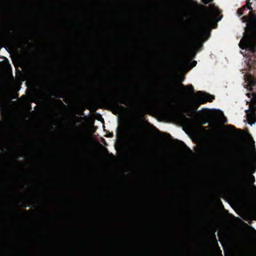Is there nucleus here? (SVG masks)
Masks as SVG:
<instances>
[{
    "label": "nucleus",
    "mask_w": 256,
    "mask_h": 256,
    "mask_svg": "<svg viewBox=\"0 0 256 256\" xmlns=\"http://www.w3.org/2000/svg\"><path fill=\"white\" fill-rule=\"evenodd\" d=\"M243 22H248L245 28L244 36L240 40L239 46L242 49L246 50L247 53L242 52L246 57V62L248 68L242 70V73L254 68L256 62V18L250 16H244L242 18Z\"/></svg>",
    "instance_id": "f257e3e1"
},
{
    "label": "nucleus",
    "mask_w": 256,
    "mask_h": 256,
    "mask_svg": "<svg viewBox=\"0 0 256 256\" xmlns=\"http://www.w3.org/2000/svg\"><path fill=\"white\" fill-rule=\"evenodd\" d=\"M244 87L252 91L251 93L246 94L249 98H252L249 100H246V103L249 104V109L246 110L248 123L252 125L256 122V78L251 73L246 72L244 76Z\"/></svg>",
    "instance_id": "f03ea898"
},
{
    "label": "nucleus",
    "mask_w": 256,
    "mask_h": 256,
    "mask_svg": "<svg viewBox=\"0 0 256 256\" xmlns=\"http://www.w3.org/2000/svg\"><path fill=\"white\" fill-rule=\"evenodd\" d=\"M220 12L216 7L214 6H210L208 11V18L207 20L202 22L199 28L197 30L196 34V42L193 44L194 47L196 46L198 42H200L204 35L206 32L209 26V20H218V16Z\"/></svg>",
    "instance_id": "7ed1b4c3"
},
{
    "label": "nucleus",
    "mask_w": 256,
    "mask_h": 256,
    "mask_svg": "<svg viewBox=\"0 0 256 256\" xmlns=\"http://www.w3.org/2000/svg\"><path fill=\"white\" fill-rule=\"evenodd\" d=\"M212 96L202 92H198L192 98L188 100L185 106L186 110H194L201 104L206 102H212Z\"/></svg>",
    "instance_id": "20e7f679"
},
{
    "label": "nucleus",
    "mask_w": 256,
    "mask_h": 256,
    "mask_svg": "<svg viewBox=\"0 0 256 256\" xmlns=\"http://www.w3.org/2000/svg\"><path fill=\"white\" fill-rule=\"evenodd\" d=\"M166 111L168 115L174 119L178 118L180 114L179 108L170 104H168L166 107Z\"/></svg>",
    "instance_id": "39448f33"
},
{
    "label": "nucleus",
    "mask_w": 256,
    "mask_h": 256,
    "mask_svg": "<svg viewBox=\"0 0 256 256\" xmlns=\"http://www.w3.org/2000/svg\"><path fill=\"white\" fill-rule=\"evenodd\" d=\"M182 94L185 96H187L188 95L193 94L194 88L192 86L188 85L186 87L182 86Z\"/></svg>",
    "instance_id": "423d86ee"
},
{
    "label": "nucleus",
    "mask_w": 256,
    "mask_h": 256,
    "mask_svg": "<svg viewBox=\"0 0 256 256\" xmlns=\"http://www.w3.org/2000/svg\"><path fill=\"white\" fill-rule=\"evenodd\" d=\"M210 153L214 156L220 157L222 158H226L228 154L222 150H219L215 148H212L210 150Z\"/></svg>",
    "instance_id": "0eeeda50"
},
{
    "label": "nucleus",
    "mask_w": 256,
    "mask_h": 256,
    "mask_svg": "<svg viewBox=\"0 0 256 256\" xmlns=\"http://www.w3.org/2000/svg\"><path fill=\"white\" fill-rule=\"evenodd\" d=\"M214 116L220 122L224 123L226 122V118L224 116V114L220 111H216L214 112Z\"/></svg>",
    "instance_id": "6e6552de"
},
{
    "label": "nucleus",
    "mask_w": 256,
    "mask_h": 256,
    "mask_svg": "<svg viewBox=\"0 0 256 256\" xmlns=\"http://www.w3.org/2000/svg\"><path fill=\"white\" fill-rule=\"evenodd\" d=\"M246 8V6H244L242 8H241L240 9L238 10L237 13H238V16H242V14H244L243 10Z\"/></svg>",
    "instance_id": "1a4fd4ad"
},
{
    "label": "nucleus",
    "mask_w": 256,
    "mask_h": 256,
    "mask_svg": "<svg viewBox=\"0 0 256 256\" xmlns=\"http://www.w3.org/2000/svg\"><path fill=\"white\" fill-rule=\"evenodd\" d=\"M254 180V178L253 176H250L248 177V182L252 184Z\"/></svg>",
    "instance_id": "9d476101"
},
{
    "label": "nucleus",
    "mask_w": 256,
    "mask_h": 256,
    "mask_svg": "<svg viewBox=\"0 0 256 256\" xmlns=\"http://www.w3.org/2000/svg\"><path fill=\"white\" fill-rule=\"evenodd\" d=\"M196 61H194L192 62V67H194L196 65Z\"/></svg>",
    "instance_id": "9b49d317"
},
{
    "label": "nucleus",
    "mask_w": 256,
    "mask_h": 256,
    "mask_svg": "<svg viewBox=\"0 0 256 256\" xmlns=\"http://www.w3.org/2000/svg\"><path fill=\"white\" fill-rule=\"evenodd\" d=\"M122 103L123 104H125V105H126V104H127V102H126V101H123V102H122Z\"/></svg>",
    "instance_id": "f8f14e48"
}]
</instances>
